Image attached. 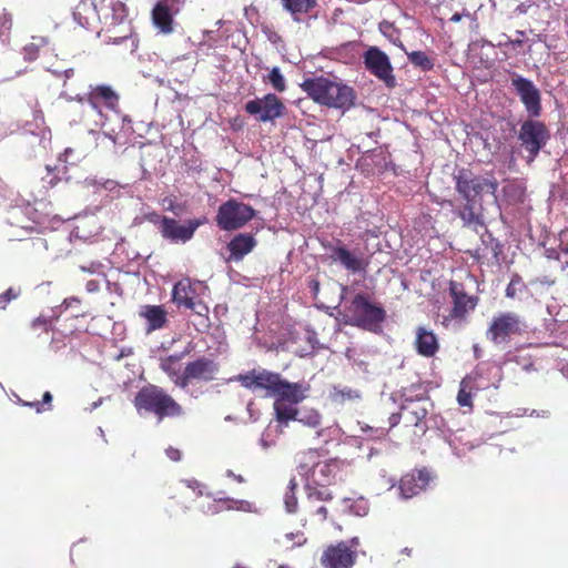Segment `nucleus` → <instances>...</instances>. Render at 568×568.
<instances>
[{
  "instance_id": "58",
  "label": "nucleus",
  "mask_w": 568,
  "mask_h": 568,
  "mask_svg": "<svg viewBox=\"0 0 568 568\" xmlns=\"http://www.w3.org/2000/svg\"><path fill=\"white\" fill-rule=\"evenodd\" d=\"M163 203H164V204H165V203H168V205L165 206V209H166L168 211H171V212H174V213H175V211H176V204H175V201H174L173 199H171V197H165V199L163 200Z\"/></svg>"
},
{
  "instance_id": "26",
  "label": "nucleus",
  "mask_w": 568,
  "mask_h": 568,
  "mask_svg": "<svg viewBox=\"0 0 568 568\" xmlns=\"http://www.w3.org/2000/svg\"><path fill=\"white\" fill-rule=\"evenodd\" d=\"M428 414L427 408L419 402L409 400L402 406V415L406 426L418 427Z\"/></svg>"
},
{
  "instance_id": "45",
  "label": "nucleus",
  "mask_w": 568,
  "mask_h": 568,
  "mask_svg": "<svg viewBox=\"0 0 568 568\" xmlns=\"http://www.w3.org/2000/svg\"><path fill=\"white\" fill-rule=\"evenodd\" d=\"M18 296L19 291H14L12 287H9L6 292L0 294V311L4 310L7 305Z\"/></svg>"
},
{
  "instance_id": "57",
  "label": "nucleus",
  "mask_w": 568,
  "mask_h": 568,
  "mask_svg": "<svg viewBox=\"0 0 568 568\" xmlns=\"http://www.w3.org/2000/svg\"><path fill=\"white\" fill-rule=\"evenodd\" d=\"M403 418V415H402V412L400 413H396V414H392L390 417H389V427H395L399 420Z\"/></svg>"
},
{
  "instance_id": "21",
  "label": "nucleus",
  "mask_w": 568,
  "mask_h": 568,
  "mask_svg": "<svg viewBox=\"0 0 568 568\" xmlns=\"http://www.w3.org/2000/svg\"><path fill=\"white\" fill-rule=\"evenodd\" d=\"M152 21L156 29L163 34H170L174 31L173 12L169 6V0H160L152 10Z\"/></svg>"
},
{
  "instance_id": "3",
  "label": "nucleus",
  "mask_w": 568,
  "mask_h": 568,
  "mask_svg": "<svg viewBox=\"0 0 568 568\" xmlns=\"http://www.w3.org/2000/svg\"><path fill=\"white\" fill-rule=\"evenodd\" d=\"M323 454L318 449L310 448L297 455V471L308 483L315 486L326 487L335 481L337 473L345 463L337 458L322 459Z\"/></svg>"
},
{
  "instance_id": "43",
  "label": "nucleus",
  "mask_w": 568,
  "mask_h": 568,
  "mask_svg": "<svg viewBox=\"0 0 568 568\" xmlns=\"http://www.w3.org/2000/svg\"><path fill=\"white\" fill-rule=\"evenodd\" d=\"M308 514L317 517L318 521L324 523L327 519L328 510L325 506L316 504H307Z\"/></svg>"
},
{
  "instance_id": "7",
  "label": "nucleus",
  "mask_w": 568,
  "mask_h": 568,
  "mask_svg": "<svg viewBox=\"0 0 568 568\" xmlns=\"http://www.w3.org/2000/svg\"><path fill=\"white\" fill-rule=\"evenodd\" d=\"M448 295L452 308L443 317V325L448 327L452 323H465L468 315L477 307L479 297L466 292L465 285L457 281H449Z\"/></svg>"
},
{
  "instance_id": "37",
  "label": "nucleus",
  "mask_w": 568,
  "mask_h": 568,
  "mask_svg": "<svg viewBox=\"0 0 568 568\" xmlns=\"http://www.w3.org/2000/svg\"><path fill=\"white\" fill-rule=\"evenodd\" d=\"M359 392L349 387H334V392L332 394V398L334 402L343 404L346 400H354L359 398Z\"/></svg>"
},
{
  "instance_id": "6",
  "label": "nucleus",
  "mask_w": 568,
  "mask_h": 568,
  "mask_svg": "<svg viewBox=\"0 0 568 568\" xmlns=\"http://www.w3.org/2000/svg\"><path fill=\"white\" fill-rule=\"evenodd\" d=\"M456 192L463 200L481 201L484 194H495L498 182L494 178L476 175L469 169H459L454 173Z\"/></svg>"
},
{
  "instance_id": "30",
  "label": "nucleus",
  "mask_w": 568,
  "mask_h": 568,
  "mask_svg": "<svg viewBox=\"0 0 568 568\" xmlns=\"http://www.w3.org/2000/svg\"><path fill=\"white\" fill-rule=\"evenodd\" d=\"M187 490H176L173 495H171L166 503V511L172 514H178L179 511L185 513L189 509L187 505Z\"/></svg>"
},
{
  "instance_id": "11",
  "label": "nucleus",
  "mask_w": 568,
  "mask_h": 568,
  "mask_svg": "<svg viewBox=\"0 0 568 568\" xmlns=\"http://www.w3.org/2000/svg\"><path fill=\"white\" fill-rule=\"evenodd\" d=\"M220 365L207 356H200L186 363L181 376L176 381V387L186 388L194 381L209 383L215 379Z\"/></svg>"
},
{
  "instance_id": "40",
  "label": "nucleus",
  "mask_w": 568,
  "mask_h": 568,
  "mask_svg": "<svg viewBox=\"0 0 568 568\" xmlns=\"http://www.w3.org/2000/svg\"><path fill=\"white\" fill-rule=\"evenodd\" d=\"M44 44V40L38 39V41H32L23 47L24 59L28 61H33L39 57L40 49Z\"/></svg>"
},
{
  "instance_id": "35",
  "label": "nucleus",
  "mask_w": 568,
  "mask_h": 568,
  "mask_svg": "<svg viewBox=\"0 0 568 568\" xmlns=\"http://www.w3.org/2000/svg\"><path fill=\"white\" fill-rule=\"evenodd\" d=\"M264 81L268 82L277 92H284L286 90V81L278 67H274L268 75L264 78Z\"/></svg>"
},
{
  "instance_id": "53",
  "label": "nucleus",
  "mask_w": 568,
  "mask_h": 568,
  "mask_svg": "<svg viewBox=\"0 0 568 568\" xmlns=\"http://www.w3.org/2000/svg\"><path fill=\"white\" fill-rule=\"evenodd\" d=\"M81 304V300L77 296L67 297L63 300L61 306L65 310L74 306H79Z\"/></svg>"
},
{
  "instance_id": "29",
  "label": "nucleus",
  "mask_w": 568,
  "mask_h": 568,
  "mask_svg": "<svg viewBox=\"0 0 568 568\" xmlns=\"http://www.w3.org/2000/svg\"><path fill=\"white\" fill-rule=\"evenodd\" d=\"M296 405L297 404H293L292 402L275 400L273 406L276 420L283 425H287L291 420H296V418H298V408Z\"/></svg>"
},
{
  "instance_id": "16",
  "label": "nucleus",
  "mask_w": 568,
  "mask_h": 568,
  "mask_svg": "<svg viewBox=\"0 0 568 568\" xmlns=\"http://www.w3.org/2000/svg\"><path fill=\"white\" fill-rule=\"evenodd\" d=\"M357 554L346 542L328 546L322 554L321 564L325 568H352Z\"/></svg>"
},
{
  "instance_id": "46",
  "label": "nucleus",
  "mask_w": 568,
  "mask_h": 568,
  "mask_svg": "<svg viewBox=\"0 0 568 568\" xmlns=\"http://www.w3.org/2000/svg\"><path fill=\"white\" fill-rule=\"evenodd\" d=\"M186 308L191 310L194 314L199 316L207 317L209 315V307L202 301L195 300L192 302V305H189Z\"/></svg>"
},
{
  "instance_id": "52",
  "label": "nucleus",
  "mask_w": 568,
  "mask_h": 568,
  "mask_svg": "<svg viewBox=\"0 0 568 568\" xmlns=\"http://www.w3.org/2000/svg\"><path fill=\"white\" fill-rule=\"evenodd\" d=\"M165 454L166 456L172 460V462H180L181 458H182V453L180 449L175 448V447H172L170 446L166 450H165Z\"/></svg>"
},
{
  "instance_id": "56",
  "label": "nucleus",
  "mask_w": 568,
  "mask_h": 568,
  "mask_svg": "<svg viewBox=\"0 0 568 568\" xmlns=\"http://www.w3.org/2000/svg\"><path fill=\"white\" fill-rule=\"evenodd\" d=\"M510 42H511V38L510 37H508L507 34H501L500 39H499V41H498V43L496 45L499 47V48L509 47Z\"/></svg>"
},
{
  "instance_id": "54",
  "label": "nucleus",
  "mask_w": 568,
  "mask_h": 568,
  "mask_svg": "<svg viewBox=\"0 0 568 568\" xmlns=\"http://www.w3.org/2000/svg\"><path fill=\"white\" fill-rule=\"evenodd\" d=\"M457 399H458L459 405H462V406H468V405H470V403H471V400H470V395H469V394H467V393H466L465 390H463V389H462V390H459Z\"/></svg>"
},
{
  "instance_id": "27",
  "label": "nucleus",
  "mask_w": 568,
  "mask_h": 568,
  "mask_svg": "<svg viewBox=\"0 0 568 568\" xmlns=\"http://www.w3.org/2000/svg\"><path fill=\"white\" fill-rule=\"evenodd\" d=\"M465 203L462 207L457 209L455 213L458 217L462 219L464 225H483V216L479 211H477V205L480 206L481 201L475 200H464Z\"/></svg>"
},
{
  "instance_id": "62",
  "label": "nucleus",
  "mask_w": 568,
  "mask_h": 568,
  "mask_svg": "<svg viewBox=\"0 0 568 568\" xmlns=\"http://www.w3.org/2000/svg\"><path fill=\"white\" fill-rule=\"evenodd\" d=\"M72 74H73V70L72 69L65 71V77L67 78L71 77Z\"/></svg>"
},
{
  "instance_id": "48",
  "label": "nucleus",
  "mask_w": 568,
  "mask_h": 568,
  "mask_svg": "<svg viewBox=\"0 0 568 568\" xmlns=\"http://www.w3.org/2000/svg\"><path fill=\"white\" fill-rule=\"evenodd\" d=\"M202 170H203L202 162L195 156H193L192 159H190L185 162V172L186 173H191V172L200 173Z\"/></svg>"
},
{
  "instance_id": "17",
  "label": "nucleus",
  "mask_w": 568,
  "mask_h": 568,
  "mask_svg": "<svg viewBox=\"0 0 568 568\" xmlns=\"http://www.w3.org/2000/svg\"><path fill=\"white\" fill-rule=\"evenodd\" d=\"M85 100L94 110L106 108L115 111L119 108L120 95L110 85L99 84L90 88Z\"/></svg>"
},
{
  "instance_id": "31",
  "label": "nucleus",
  "mask_w": 568,
  "mask_h": 568,
  "mask_svg": "<svg viewBox=\"0 0 568 568\" xmlns=\"http://www.w3.org/2000/svg\"><path fill=\"white\" fill-rule=\"evenodd\" d=\"M409 62L415 67L420 69L424 72L430 71L434 69L435 62L432 57H429L424 51H412L407 53Z\"/></svg>"
},
{
  "instance_id": "24",
  "label": "nucleus",
  "mask_w": 568,
  "mask_h": 568,
  "mask_svg": "<svg viewBox=\"0 0 568 568\" xmlns=\"http://www.w3.org/2000/svg\"><path fill=\"white\" fill-rule=\"evenodd\" d=\"M140 316L148 322V332L163 328L168 323V313L162 305H144Z\"/></svg>"
},
{
  "instance_id": "22",
  "label": "nucleus",
  "mask_w": 568,
  "mask_h": 568,
  "mask_svg": "<svg viewBox=\"0 0 568 568\" xmlns=\"http://www.w3.org/2000/svg\"><path fill=\"white\" fill-rule=\"evenodd\" d=\"M200 282L193 283L190 278H183L176 282L172 290V302L178 306L187 307L196 300V286Z\"/></svg>"
},
{
  "instance_id": "8",
  "label": "nucleus",
  "mask_w": 568,
  "mask_h": 568,
  "mask_svg": "<svg viewBox=\"0 0 568 568\" xmlns=\"http://www.w3.org/2000/svg\"><path fill=\"white\" fill-rule=\"evenodd\" d=\"M254 216L255 210L251 205L231 199L220 205L215 221L221 230L233 231L243 227Z\"/></svg>"
},
{
  "instance_id": "1",
  "label": "nucleus",
  "mask_w": 568,
  "mask_h": 568,
  "mask_svg": "<svg viewBox=\"0 0 568 568\" xmlns=\"http://www.w3.org/2000/svg\"><path fill=\"white\" fill-rule=\"evenodd\" d=\"M243 387L250 390L262 389L275 400L292 402L298 404L305 399L310 386L304 383H291L282 378L278 373L267 369H252L245 374L235 376Z\"/></svg>"
},
{
  "instance_id": "64",
  "label": "nucleus",
  "mask_w": 568,
  "mask_h": 568,
  "mask_svg": "<svg viewBox=\"0 0 568 568\" xmlns=\"http://www.w3.org/2000/svg\"><path fill=\"white\" fill-rule=\"evenodd\" d=\"M278 568H292V567H290L287 565H281Z\"/></svg>"
},
{
  "instance_id": "10",
  "label": "nucleus",
  "mask_w": 568,
  "mask_h": 568,
  "mask_svg": "<svg viewBox=\"0 0 568 568\" xmlns=\"http://www.w3.org/2000/svg\"><path fill=\"white\" fill-rule=\"evenodd\" d=\"M530 118L520 125L518 140L528 152V163L532 162L547 144L550 133L546 124Z\"/></svg>"
},
{
  "instance_id": "14",
  "label": "nucleus",
  "mask_w": 568,
  "mask_h": 568,
  "mask_svg": "<svg viewBox=\"0 0 568 568\" xmlns=\"http://www.w3.org/2000/svg\"><path fill=\"white\" fill-rule=\"evenodd\" d=\"M206 222L205 217L186 220L183 224L180 221L164 216L161 236L171 243H186L193 236L195 231Z\"/></svg>"
},
{
  "instance_id": "15",
  "label": "nucleus",
  "mask_w": 568,
  "mask_h": 568,
  "mask_svg": "<svg viewBox=\"0 0 568 568\" xmlns=\"http://www.w3.org/2000/svg\"><path fill=\"white\" fill-rule=\"evenodd\" d=\"M364 64L377 79L383 81L388 88L395 87V77L389 58L377 47H371L364 54Z\"/></svg>"
},
{
  "instance_id": "23",
  "label": "nucleus",
  "mask_w": 568,
  "mask_h": 568,
  "mask_svg": "<svg viewBox=\"0 0 568 568\" xmlns=\"http://www.w3.org/2000/svg\"><path fill=\"white\" fill-rule=\"evenodd\" d=\"M332 257L352 273L365 271L367 267V262L353 254L344 245L334 247L332 250Z\"/></svg>"
},
{
  "instance_id": "9",
  "label": "nucleus",
  "mask_w": 568,
  "mask_h": 568,
  "mask_svg": "<svg viewBox=\"0 0 568 568\" xmlns=\"http://www.w3.org/2000/svg\"><path fill=\"white\" fill-rule=\"evenodd\" d=\"M526 328V323L518 314L501 312L491 318L486 336L494 344L507 343L513 335H521Z\"/></svg>"
},
{
  "instance_id": "38",
  "label": "nucleus",
  "mask_w": 568,
  "mask_h": 568,
  "mask_svg": "<svg viewBox=\"0 0 568 568\" xmlns=\"http://www.w3.org/2000/svg\"><path fill=\"white\" fill-rule=\"evenodd\" d=\"M111 24L113 26L122 23L128 17V9L121 1H113L111 3Z\"/></svg>"
},
{
  "instance_id": "13",
  "label": "nucleus",
  "mask_w": 568,
  "mask_h": 568,
  "mask_svg": "<svg viewBox=\"0 0 568 568\" xmlns=\"http://www.w3.org/2000/svg\"><path fill=\"white\" fill-rule=\"evenodd\" d=\"M511 85L520 98L529 118H539L542 111L541 95L534 82L514 73L511 77Z\"/></svg>"
},
{
  "instance_id": "44",
  "label": "nucleus",
  "mask_w": 568,
  "mask_h": 568,
  "mask_svg": "<svg viewBox=\"0 0 568 568\" xmlns=\"http://www.w3.org/2000/svg\"><path fill=\"white\" fill-rule=\"evenodd\" d=\"M12 28V18L11 16L2 11L0 13V37H7L10 33V30Z\"/></svg>"
},
{
  "instance_id": "25",
  "label": "nucleus",
  "mask_w": 568,
  "mask_h": 568,
  "mask_svg": "<svg viewBox=\"0 0 568 568\" xmlns=\"http://www.w3.org/2000/svg\"><path fill=\"white\" fill-rule=\"evenodd\" d=\"M194 346L189 343L187 347L180 354L169 355L160 361V368L170 377L173 384L176 386V381L181 376V369L179 362L187 356Z\"/></svg>"
},
{
  "instance_id": "33",
  "label": "nucleus",
  "mask_w": 568,
  "mask_h": 568,
  "mask_svg": "<svg viewBox=\"0 0 568 568\" xmlns=\"http://www.w3.org/2000/svg\"><path fill=\"white\" fill-rule=\"evenodd\" d=\"M61 173H65L64 171H61L57 165H45L44 168V174L41 175V181L43 182V186L54 187L61 180Z\"/></svg>"
},
{
  "instance_id": "5",
  "label": "nucleus",
  "mask_w": 568,
  "mask_h": 568,
  "mask_svg": "<svg viewBox=\"0 0 568 568\" xmlns=\"http://www.w3.org/2000/svg\"><path fill=\"white\" fill-rule=\"evenodd\" d=\"M349 320L345 323L359 328L378 332L386 320V311L378 304L372 303L364 293H357L346 307Z\"/></svg>"
},
{
  "instance_id": "32",
  "label": "nucleus",
  "mask_w": 568,
  "mask_h": 568,
  "mask_svg": "<svg viewBox=\"0 0 568 568\" xmlns=\"http://www.w3.org/2000/svg\"><path fill=\"white\" fill-rule=\"evenodd\" d=\"M312 483L306 484V490H307V497L306 501L307 504H317L318 501H328L333 499L332 493L326 488H317L313 487Z\"/></svg>"
},
{
  "instance_id": "60",
  "label": "nucleus",
  "mask_w": 568,
  "mask_h": 568,
  "mask_svg": "<svg viewBox=\"0 0 568 568\" xmlns=\"http://www.w3.org/2000/svg\"><path fill=\"white\" fill-rule=\"evenodd\" d=\"M97 287H98V284H97V282H95V281H89V282H88V284H87V290H88L89 292H93V291H95V290H97Z\"/></svg>"
},
{
  "instance_id": "19",
  "label": "nucleus",
  "mask_w": 568,
  "mask_h": 568,
  "mask_svg": "<svg viewBox=\"0 0 568 568\" xmlns=\"http://www.w3.org/2000/svg\"><path fill=\"white\" fill-rule=\"evenodd\" d=\"M257 245V241L255 236L251 233H239L236 234L229 243L227 251L230 252V256L227 261L239 262L244 258L245 255L251 253L255 246Z\"/></svg>"
},
{
  "instance_id": "61",
  "label": "nucleus",
  "mask_w": 568,
  "mask_h": 568,
  "mask_svg": "<svg viewBox=\"0 0 568 568\" xmlns=\"http://www.w3.org/2000/svg\"><path fill=\"white\" fill-rule=\"evenodd\" d=\"M462 19V14L460 13H455L453 14V17L450 18V21L453 22H459Z\"/></svg>"
},
{
  "instance_id": "36",
  "label": "nucleus",
  "mask_w": 568,
  "mask_h": 568,
  "mask_svg": "<svg viewBox=\"0 0 568 568\" xmlns=\"http://www.w3.org/2000/svg\"><path fill=\"white\" fill-rule=\"evenodd\" d=\"M297 484L295 479H291L287 486V491L284 497V504L287 513H296L297 510V497H296Z\"/></svg>"
},
{
  "instance_id": "51",
  "label": "nucleus",
  "mask_w": 568,
  "mask_h": 568,
  "mask_svg": "<svg viewBox=\"0 0 568 568\" xmlns=\"http://www.w3.org/2000/svg\"><path fill=\"white\" fill-rule=\"evenodd\" d=\"M520 282V277L516 275L506 287V296L514 298L516 296V283Z\"/></svg>"
},
{
  "instance_id": "18",
  "label": "nucleus",
  "mask_w": 568,
  "mask_h": 568,
  "mask_svg": "<svg viewBox=\"0 0 568 568\" xmlns=\"http://www.w3.org/2000/svg\"><path fill=\"white\" fill-rule=\"evenodd\" d=\"M430 481V475L426 469H416L405 474L399 480L402 497L408 499L426 489Z\"/></svg>"
},
{
  "instance_id": "49",
  "label": "nucleus",
  "mask_w": 568,
  "mask_h": 568,
  "mask_svg": "<svg viewBox=\"0 0 568 568\" xmlns=\"http://www.w3.org/2000/svg\"><path fill=\"white\" fill-rule=\"evenodd\" d=\"M351 509L357 516L366 515L368 510L367 501L361 498L351 506Z\"/></svg>"
},
{
  "instance_id": "42",
  "label": "nucleus",
  "mask_w": 568,
  "mask_h": 568,
  "mask_svg": "<svg viewBox=\"0 0 568 568\" xmlns=\"http://www.w3.org/2000/svg\"><path fill=\"white\" fill-rule=\"evenodd\" d=\"M31 328L37 332L48 333L52 329V321L45 316H39L31 323Z\"/></svg>"
},
{
  "instance_id": "41",
  "label": "nucleus",
  "mask_w": 568,
  "mask_h": 568,
  "mask_svg": "<svg viewBox=\"0 0 568 568\" xmlns=\"http://www.w3.org/2000/svg\"><path fill=\"white\" fill-rule=\"evenodd\" d=\"M223 503L226 505L227 509L241 510L245 513L252 511L254 507L252 503L243 499L226 498L223 500Z\"/></svg>"
},
{
  "instance_id": "4",
  "label": "nucleus",
  "mask_w": 568,
  "mask_h": 568,
  "mask_svg": "<svg viewBox=\"0 0 568 568\" xmlns=\"http://www.w3.org/2000/svg\"><path fill=\"white\" fill-rule=\"evenodd\" d=\"M133 403L139 413L153 414L158 420L184 415L183 407L164 388L153 384L143 386Z\"/></svg>"
},
{
  "instance_id": "59",
  "label": "nucleus",
  "mask_w": 568,
  "mask_h": 568,
  "mask_svg": "<svg viewBox=\"0 0 568 568\" xmlns=\"http://www.w3.org/2000/svg\"><path fill=\"white\" fill-rule=\"evenodd\" d=\"M226 476L230 477V478H233L234 480H236L240 484L245 481V479H244V477L242 475H236V474H234L233 470H227L226 471Z\"/></svg>"
},
{
  "instance_id": "28",
  "label": "nucleus",
  "mask_w": 568,
  "mask_h": 568,
  "mask_svg": "<svg viewBox=\"0 0 568 568\" xmlns=\"http://www.w3.org/2000/svg\"><path fill=\"white\" fill-rule=\"evenodd\" d=\"M281 2L296 22H301L303 16L308 14L317 6V0H281Z\"/></svg>"
},
{
  "instance_id": "34",
  "label": "nucleus",
  "mask_w": 568,
  "mask_h": 568,
  "mask_svg": "<svg viewBox=\"0 0 568 568\" xmlns=\"http://www.w3.org/2000/svg\"><path fill=\"white\" fill-rule=\"evenodd\" d=\"M296 420L305 426L316 428L322 424V416L315 409H298V418H296Z\"/></svg>"
},
{
  "instance_id": "2",
  "label": "nucleus",
  "mask_w": 568,
  "mask_h": 568,
  "mask_svg": "<svg viewBox=\"0 0 568 568\" xmlns=\"http://www.w3.org/2000/svg\"><path fill=\"white\" fill-rule=\"evenodd\" d=\"M301 89L316 103L335 109H348L354 104L353 88L325 77L305 79Z\"/></svg>"
},
{
  "instance_id": "39",
  "label": "nucleus",
  "mask_w": 568,
  "mask_h": 568,
  "mask_svg": "<svg viewBox=\"0 0 568 568\" xmlns=\"http://www.w3.org/2000/svg\"><path fill=\"white\" fill-rule=\"evenodd\" d=\"M52 395L50 392H45L42 396V400L36 402H22L23 406L32 407L37 413H42L51 409Z\"/></svg>"
},
{
  "instance_id": "63",
  "label": "nucleus",
  "mask_w": 568,
  "mask_h": 568,
  "mask_svg": "<svg viewBox=\"0 0 568 568\" xmlns=\"http://www.w3.org/2000/svg\"><path fill=\"white\" fill-rule=\"evenodd\" d=\"M404 551H406V554H407V555H410L412 549H407V548H405V549H404Z\"/></svg>"
},
{
  "instance_id": "20",
  "label": "nucleus",
  "mask_w": 568,
  "mask_h": 568,
  "mask_svg": "<svg viewBox=\"0 0 568 568\" xmlns=\"http://www.w3.org/2000/svg\"><path fill=\"white\" fill-rule=\"evenodd\" d=\"M415 335L414 345L418 355L429 358L437 354L439 342L433 331L418 326Z\"/></svg>"
},
{
  "instance_id": "12",
  "label": "nucleus",
  "mask_w": 568,
  "mask_h": 568,
  "mask_svg": "<svg viewBox=\"0 0 568 568\" xmlns=\"http://www.w3.org/2000/svg\"><path fill=\"white\" fill-rule=\"evenodd\" d=\"M244 110L247 114L255 116L258 122L265 123L283 116L286 106L276 94L267 93L263 98L247 101Z\"/></svg>"
},
{
  "instance_id": "55",
  "label": "nucleus",
  "mask_w": 568,
  "mask_h": 568,
  "mask_svg": "<svg viewBox=\"0 0 568 568\" xmlns=\"http://www.w3.org/2000/svg\"><path fill=\"white\" fill-rule=\"evenodd\" d=\"M516 33L518 34V38L517 39H511V42H510V47L515 48V47H521L523 43H524V40L523 38L525 37V31H516Z\"/></svg>"
},
{
  "instance_id": "47",
  "label": "nucleus",
  "mask_w": 568,
  "mask_h": 568,
  "mask_svg": "<svg viewBox=\"0 0 568 568\" xmlns=\"http://www.w3.org/2000/svg\"><path fill=\"white\" fill-rule=\"evenodd\" d=\"M290 541L293 542V546H301L306 541V538L304 537V534L301 531L297 532H290L284 535L283 544H288Z\"/></svg>"
},
{
  "instance_id": "50",
  "label": "nucleus",
  "mask_w": 568,
  "mask_h": 568,
  "mask_svg": "<svg viewBox=\"0 0 568 568\" xmlns=\"http://www.w3.org/2000/svg\"><path fill=\"white\" fill-rule=\"evenodd\" d=\"M165 215H161L158 212L153 211L146 214V220L155 225H158L159 231L161 232V227H163V219Z\"/></svg>"
}]
</instances>
